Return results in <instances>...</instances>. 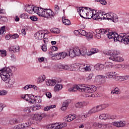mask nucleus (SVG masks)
I'll return each mask as SVG.
<instances>
[{"instance_id": "nucleus-12", "label": "nucleus", "mask_w": 129, "mask_h": 129, "mask_svg": "<svg viewBox=\"0 0 129 129\" xmlns=\"http://www.w3.org/2000/svg\"><path fill=\"white\" fill-rule=\"evenodd\" d=\"M78 69L79 71H81V72H84V71H90V70H91V69H90V66H87L85 64H80V66L79 65Z\"/></svg>"}, {"instance_id": "nucleus-5", "label": "nucleus", "mask_w": 129, "mask_h": 129, "mask_svg": "<svg viewBox=\"0 0 129 129\" xmlns=\"http://www.w3.org/2000/svg\"><path fill=\"white\" fill-rule=\"evenodd\" d=\"M67 126V123L66 122L55 123L54 124H49L46 125V128L48 129H62Z\"/></svg>"}, {"instance_id": "nucleus-63", "label": "nucleus", "mask_w": 129, "mask_h": 129, "mask_svg": "<svg viewBox=\"0 0 129 129\" xmlns=\"http://www.w3.org/2000/svg\"><path fill=\"white\" fill-rule=\"evenodd\" d=\"M74 34H75V35L76 36H78V35H80V30H75L74 31Z\"/></svg>"}, {"instance_id": "nucleus-19", "label": "nucleus", "mask_w": 129, "mask_h": 129, "mask_svg": "<svg viewBox=\"0 0 129 129\" xmlns=\"http://www.w3.org/2000/svg\"><path fill=\"white\" fill-rule=\"evenodd\" d=\"M86 105H87V104L85 102H78L75 104L76 108H82Z\"/></svg>"}, {"instance_id": "nucleus-53", "label": "nucleus", "mask_w": 129, "mask_h": 129, "mask_svg": "<svg viewBox=\"0 0 129 129\" xmlns=\"http://www.w3.org/2000/svg\"><path fill=\"white\" fill-rule=\"evenodd\" d=\"M86 19H88V20H89L90 19H93V16L92 15L91 12L90 11V12L87 13V15L86 16Z\"/></svg>"}, {"instance_id": "nucleus-27", "label": "nucleus", "mask_w": 129, "mask_h": 129, "mask_svg": "<svg viewBox=\"0 0 129 129\" xmlns=\"http://www.w3.org/2000/svg\"><path fill=\"white\" fill-rule=\"evenodd\" d=\"M46 79V77L45 75H42L39 76L38 78H37V83L40 84L42 83V82H44V81Z\"/></svg>"}, {"instance_id": "nucleus-35", "label": "nucleus", "mask_w": 129, "mask_h": 129, "mask_svg": "<svg viewBox=\"0 0 129 129\" xmlns=\"http://www.w3.org/2000/svg\"><path fill=\"white\" fill-rule=\"evenodd\" d=\"M89 113H90V114H92L93 113H95L96 112H98V110L97 109V107L96 106L95 107H93L91 109H90L88 111Z\"/></svg>"}, {"instance_id": "nucleus-15", "label": "nucleus", "mask_w": 129, "mask_h": 129, "mask_svg": "<svg viewBox=\"0 0 129 129\" xmlns=\"http://www.w3.org/2000/svg\"><path fill=\"white\" fill-rule=\"evenodd\" d=\"M43 9L41 8L34 7L33 9V13H35L39 16V17H42V14L43 13Z\"/></svg>"}, {"instance_id": "nucleus-54", "label": "nucleus", "mask_w": 129, "mask_h": 129, "mask_svg": "<svg viewBox=\"0 0 129 129\" xmlns=\"http://www.w3.org/2000/svg\"><path fill=\"white\" fill-rule=\"evenodd\" d=\"M6 32V26H3L0 28V35H3Z\"/></svg>"}, {"instance_id": "nucleus-43", "label": "nucleus", "mask_w": 129, "mask_h": 129, "mask_svg": "<svg viewBox=\"0 0 129 129\" xmlns=\"http://www.w3.org/2000/svg\"><path fill=\"white\" fill-rule=\"evenodd\" d=\"M55 107H56L55 105H52L44 107V110L45 111H48V110H50V109H51V108H55Z\"/></svg>"}, {"instance_id": "nucleus-56", "label": "nucleus", "mask_w": 129, "mask_h": 129, "mask_svg": "<svg viewBox=\"0 0 129 129\" xmlns=\"http://www.w3.org/2000/svg\"><path fill=\"white\" fill-rule=\"evenodd\" d=\"M30 20H31V21H33V22H37V21H38L39 19H38V17H37V16H31Z\"/></svg>"}, {"instance_id": "nucleus-44", "label": "nucleus", "mask_w": 129, "mask_h": 129, "mask_svg": "<svg viewBox=\"0 0 129 129\" xmlns=\"http://www.w3.org/2000/svg\"><path fill=\"white\" fill-rule=\"evenodd\" d=\"M50 32L53 34H59L60 30L58 28H52L50 29Z\"/></svg>"}, {"instance_id": "nucleus-41", "label": "nucleus", "mask_w": 129, "mask_h": 129, "mask_svg": "<svg viewBox=\"0 0 129 129\" xmlns=\"http://www.w3.org/2000/svg\"><path fill=\"white\" fill-rule=\"evenodd\" d=\"M81 55L82 56H85L87 53V49L86 47H82L80 50Z\"/></svg>"}, {"instance_id": "nucleus-37", "label": "nucleus", "mask_w": 129, "mask_h": 129, "mask_svg": "<svg viewBox=\"0 0 129 129\" xmlns=\"http://www.w3.org/2000/svg\"><path fill=\"white\" fill-rule=\"evenodd\" d=\"M36 97L34 96V95L30 96V98L29 99V101L28 102L31 104H35L36 103Z\"/></svg>"}, {"instance_id": "nucleus-24", "label": "nucleus", "mask_w": 129, "mask_h": 129, "mask_svg": "<svg viewBox=\"0 0 129 129\" xmlns=\"http://www.w3.org/2000/svg\"><path fill=\"white\" fill-rule=\"evenodd\" d=\"M105 67V64H103L102 63H97L95 66V69H96V70H103Z\"/></svg>"}, {"instance_id": "nucleus-10", "label": "nucleus", "mask_w": 129, "mask_h": 129, "mask_svg": "<svg viewBox=\"0 0 129 129\" xmlns=\"http://www.w3.org/2000/svg\"><path fill=\"white\" fill-rule=\"evenodd\" d=\"M108 31L109 29H97L95 31L96 34L94 35V37L95 38H97V39H100L101 38V35H104V34H107L108 33Z\"/></svg>"}, {"instance_id": "nucleus-39", "label": "nucleus", "mask_w": 129, "mask_h": 129, "mask_svg": "<svg viewBox=\"0 0 129 129\" xmlns=\"http://www.w3.org/2000/svg\"><path fill=\"white\" fill-rule=\"evenodd\" d=\"M69 55L71 58H74V57H76V54H75V52L73 50V48H70Z\"/></svg>"}, {"instance_id": "nucleus-59", "label": "nucleus", "mask_w": 129, "mask_h": 129, "mask_svg": "<svg viewBox=\"0 0 129 129\" xmlns=\"http://www.w3.org/2000/svg\"><path fill=\"white\" fill-rule=\"evenodd\" d=\"M42 50L43 52H46L47 51V45L46 44H44L41 46Z\"/></svg>"}, {"instance_id": "nucleus-58", "label": "nucleus", "mask_w": 129, "mask_h": 129, "mask_svg": "<svg viewBox=\"0 0 129 129\" xmlns=\"http://www.w3.org/2000/svg\"><path fill=\"white\" fill-rule=\"evenodd\" d=\"M20 18H21V19H28V15L27 14H23L20 16Z\"/></svg>"}, {"instance_id": "nucleus-18", "label": "nucleus", "mask_w": 129, "mask_h": 129, "mask_svg": "<svg viewBox=\"0 0 129 129\" xmlns=\"http://www.w3.org/2000/svg\"><path fill=\"white\" fill-rule=\"evenodd\" d=\"M42 118H43V116H42L41 114H35L32 116V119L34 121H38V122H39V121H41Z\"/></svg>"}, {"instance_id": "nucleus-40", "label": "nucleus", "mask_w": 129, "mask_h": 129, "mask_svg": "<svg viewBox=\"0 0 129 129\" xmlns=\"http://www.w3.org/2000/svg\"><path fill=\"white\" fill-rule=\"evenodd\" d=\"M62 23L66 26H69L71 25V22L69 19L62 18Z\"/></svg>"}, {"instance_id": "nucleus-3", "label": "nucleus", "mask_w": 129, "mask_h": 129, "mask_svg": "<svg viewBox=\"0 0 129 129\" xmlns=\"http://www.w3.org/2000/svg\"><path fill=\"white\" fill-rule=\"evenodd\" d=\"M81 91L84 92L86 91L85 93V97H92V93L96 91V87L94 85L81 84Z\"/></svg>"}, {"instance_id": "nucleus-33", "label": "nucleus", "mask_w": 129, "mask_h": 129, "mask_svg": "<svg viewBox=\"0 0 129 129\" xmlns=\"http://www.w3.org/2000/svg\"><path fill=\"white\" fill-rule=\"evenodd\" d=\"M90 115H91L89 112L88 111V112H87L84 115H82L80 118L81 119H82V120H83V121L86 120L87 117H88V116H90Z\"/></svg>"}, {"instance_id": "nucleus-34", "label": "nucleus", "mask_w": 129, "mask_h": 129, "mask_svg": "<svg viewBox=\"0 0 129 129\" xmlns=\"http://www.w3.org/2000/svg\"><path fill=\"white\" fill-rule=\"evenodd\" d=\"M25 10L29 14H33V7L29 6L25 8Z\"/></svg>"}, {"instance_id": "nucleus-38", "label": "nucleus", "mask_w": 129, "mask_h": 129, "mask_svg": "<svg viewBox=\"0 0 129 129\" xmlns=\"http://www.w3.org/2000/svg\"><path fill=\"white\" fill-rule=\"evenodd\" d=\"M31 97L30 95H22L21 96V98H22L23 99H24L25 100H26V101H28L30 100V98Z\"/></svg>"}, {"instance_id": "nucleus-26", "label": "nucleus", "mask_w": 129, "mask_h": 129, "mask_svg": "<svg viewBox=\"0 0 129 129\" xmlns=\"http://www.w3.org/2000/svg\"><path fill=\"white\" fill-rule=\"evenodd\" d=\"M100 119H109V114L108 113H103L99 115Z\"/></svg>"}, {"instance_id": "nucleus-64", "label": "nucleus", "mask_w": 129, "mask_h": 129, "mask_svg": "<svg viewBox=\"0 0 129 129\" xmlns=\"http://www.w3.org/2000/svg\"><path fill=\"white\" fill-rule=\"evenodd\" d=\"M116 118V115H109V119H115Z\"/></svg>"}, {"instance_id": "nucleus-16", "label": "nucleus", "mask_w": 129, "mask_h": 129, "mask_svg": "<svg viewBox=\"0 0 129 129\" xmlns=\"http://www.w3.org/2000/svg\"><path fill=\"white\" fill-rule=\"evenodd\" d=\"M67 53L65 52H62L61 53H56V56L55 58V60H61L64 59L66 56H67Z\"/></svg>"}, {"instance_id": "nucleus-14", "label": "nucleus", "mask_w": 129, "mask_h": 129, "mask_svg": "<svg viewBox=\"0 0 129 129\" xmlns=\"http://www.w3.org/2000/svg\"><path fill=\"white\" fill-rule=\"evenodd\" d=\"M77 90L81 91V84L79 85H74L72 88L68 89L69 92H75Z\"/></svg>"}, {"instance_id": "nucleus-62", "label": "nucleus", "mask_w": 129, "mask_h": 129, "mask_svg": "<svg viewBox=\"0 0 129 129\" xmlns=\"http://www.w3.org/2000/svg\"><path fill=\"white\" fill-rule=\"evenodd\" d=\"M11 38H12V39H18V38H19V34H14L13 35H12Z\"/></svg>"}, {"instance_id": "nucleus-28", "label": "nucleus", "mask_w": 129, "mask_h": 129, "mask_svg": "<svg viewBox=\"0 0 129 129\" xmlns=\"http://www.w3.org/2000/svg\"><path fill=\"white\" fill-rule=\"evenodd\" d=\"M113 125L114 126H117V127H122V126H124V123L122 121L114 122L113 123Z\"/></svg>"}, {"instance_id": "nucleus-22", "label": "nucleus", "mask_w": 129, "mask_h": 129, "mask_svg": "<svg viewBox=\"0 0 129 129\" xmlns=\"http://www.w3.org/2000/svg\"><path fill=\"white\" fill-rule=\"evenodd\" d=\"M22 121L20 118H12L10 120V124H16V123H20Z\"/></svg>"}, {"instance_id": "nucleus-45", "label": "nucleus", "mask_w": 129, "mask_h": 129, "mask_svg": "<svg viewBox=\"0 0 129 129\" xmlns=\"http://www.w3.org/2000/svg\"><path fill=\"white\" fill-rule=\"evenodd\" d=\"M49 55L51 57V59H52V60H56L57 53L53 54V52L52 51H50L49 53Z\"/></svg>"}, {"instance_id": "nucleus-49", "label": "nucleus", "mask_w": 129, "mask_h": 129, "mask_svg": "<svg viewBox=\"0 0 129 129\" xmlns=\"http://www.w3.org/2000/svg\"><path fill=\"white\" fill-rule=\"evenodd\" d=\"M1 57H6L7 56V50L5 49L0 50Z\"/></svg>"}, {"instance_id": "nucleus-21", "label": "nucleus", "mask_w": 129, "mask_h": 129, "mask_svg": "<svg viewBox=\"0 0 129 129\" xmlns=\"http://www.w3.org/2000/svg\"><path fill=\"white\" fill-rule=\"evenodd\" d=\"M9 50L10 52H12V53H16L17 52H19L20 51V46H11L9 48Z\"/></svg>"}, {"instance_id": "nucleus-46", "label": "nucleus", "mask_w": 129, "mask_h": 129, "mask_svg": "<svg viewBox=\"0 0 129 129\" xmlns=\"http://www.w3.org/2000/svg\"><path fill=\"white\" fill-rule=\"evenodd\" d=\"M24 112L25 113V114L27 115L31 112V108L27 107L26 108H25L24 109Z\"/></svg>"}, {"instance_id": "nucleus-57", "label": "nucleus", "mask_w": 129, "mask_h": 129, "mask_svg": "<svg viewBox=\"0 0 129 129\" xmlns=\"http://www.w3.org/2000/svg\"><path fill=\"white\" fill-rule=\"evenodd\" d=\"M8 94V92L6 90L0 91V95L4 96L7 95Z\"/></svg>"}, {"instance_id": "nucleus-61", "label": "nucleus", "mask_w": 129, "mask_h": 129, "mask_svg": "<svg viewBox=\"0 0 129 129\" xmlns=\"http://www.w3.org/2000/svg\"><path fill=\"white\" fill-rule=\"evenodd\" d=\"M91 52H92V53H93V54H95V53H97L98 52V49L96 48H92L91 50Z\"/></svg>"}, {"instance_id": "nucleus-42", "label": "nucleus", "mask_w": 129, "mask_h": 129, "mask_svg": "<svg viewBox=\"0 0 129 129\" xmlns=\"http://www.w3.org/2000/svg\"><path fill=\"white\" fill-rule=\"evenodd\" d=\"M93 32H89V33H87L86 34V38H87L88 40H90V39H92V38H93Z\"/></svg>"}, {"instance_id": "nucleus-52", "label": "nucleus", "mask_w": 129, "mask_h": 129, "mask_svg": "<svg viewBox=\"0 0 129 129\" xmlns=\"http://www.w3.org/2000/svg\"><path fill=\"white\" fill-rule=\"evenodd\" d=\"M95 1L97 3L98 2L100 3L101 5H104V6H105V5L107 4V2H106V1L105 0H95Z\"/></svg>"}, {"instance_id": "nucleus-48", "label": "nucleus", "mask_w": 129, "mask_h": 129, "mask_svg": "<svg viewBox=\"0 0 129 129\" xmlns=\"http://www.w3.org/2000/svg\"><path fill=\"white\" fill-rule=\"evenodd\" d=\"M59 11H60V8L58 7V5H55L54 6V13L55 15H58V14H59Z\"/></svg>"}, {"instance_id": "nucleus-4", "label": "nucleus", "mask_w": 129, "mask_h": 129, "mask_svg": "<svg viewBox=\"0 0 129 129\" xmlns=\"http://www.w3.org/2000/svg\"><path fill=\"white\" fill-rule=\"evenodd\" d=\"M111 56L109 57V60L114 61L115 62H122L123 58L118 56V55L120 54V52L116 50H112L110 52Z\"/></svg>"}, {"instance_id": "nucleus-47", "label": "nucleus", "mask_w": 129, "mask_h": 129, "mask_svg": "<svg viewBox=\"0 0 129 129\" xmlns=\"http://www.w3.org/2000/svg\"><path fill=\"white\" fill-rule=\"evenodd\" d=\"M90 12L93 16V20H94V19H96V17L97 16V12H96V11L95 10H93Z\"/></svg>"}, {"instance_id": "nucleus-1", "label": "nucleus", "mask_w": 129, "mask_h": 129, "mask_svg": "<svg viewBox=\"0 0 129 129\" xmlns=\"http://www.w3.org/2000/svg\"><path fill=\"white\" fill-rule=\"evenodd\" d=\"M12 75V70L10 68H5L0 70V76L5 83H8L9 88H13L15 84V79L11 77Z\"/></svg>"}, {"instance_id": "nucleus-60", "label": "nucleus", "mask_w": 129, "mask_h": 129, "mask_svg": "<svg viewBox=\"0 0 129 129\" xmlns=\"http://www.w3.org/2000/svg\"><path fill=\"white\" fill-rule=\"evenodd\" d=\"M100 105L102 110H103L104 108H106V107H108V105L107 104H101Z\"/></svg>"}, {"instance_id": "nucleus-51", "label": "nucleus", "mask_w": 129, "mask_h": 129, "mask_svg": "<svg viewBox=\"0 0 129 129\" xmlns=\"http://www.w3.org/2000/svg\"><path fill=\"white\" fill-rule=\"evenodd\" d=\"M64 120L66 121H72V118H71V115H69V116L64 118Z\"/></svg>"}, {"instance_id": "nucleus-8", "label": "nucleus", "mask_w": 129, "mask_h": 129, "mask_svg": "<svg viewBox=\"0 0 129 129\" xmlns=\"http://www.w3.org/2000/svg\"><path fill=\"white\" fill-rule=\"evenodd\" d=\"M106 35H107V38L111 40V39H113L114 42H117L118 41V38H119V35H118L116 32H110L109 30L108 31V32L107 33H105Z\"/></svg>"}, {"instance_id": "nucleus-23", "label": "nucleus", "mask_w": 129, "mask_h": 129, "mask_svg": "<svg viewBox=\"0 0 129 129\" xmlns=\"http://www.w3.org/2000/svg\"><path fill=\"white\" fill-rule=\"evenodd\" d=\"M69 105V101H65L62 103V106L61 107V109L62 111H65L66 109H67V107H68Z\"/></svg>"}, {"instance_id": "nucleus-31", "label": "nucleus", "mask_w": 129, "mask_h": 129, "mask_svg": "<svg viewBox=\"0 0 129 129\" xmlns=\"http://www.w3.org/2000/svg\"><path fill=\"white\" fill-rule=\"evenodd\" d=\"M74 52L76 54V56H80L81 55V51H80V49L79 47H74L73 48Z\"/></svg>"}, {"instance_id": "nucleus-6", "label": "nucleus", "mask_w": 129, "mask_h": 129, "mask_svg": "<svg viewBox=\"0 0 129 129\" xmlns=\"http://www.w3.org/2000/svg\"><path fill=\"white\" fill-rule=\"evenodd\" d=\"M119 42H121L125 45H127L129 43V33H120L119 34L118 39Z\"/></svg>"}, {"instance_id": "nucleus-13", "label": "nucleus", "mask_w": 129, "mask_h": 129, "mask_svg": "<svg viewBox=\"0 0 129 129\" xmlns=\"http://www.w3.org/2000/svg\"><path fill=\"white\" fill-rule=\"evenodd\" d=\"M46 33H44L43 31H40L34 34V37L36 40H42V39L45 38V35H46Z\"/></svg>"}, {"instance_id": "nucleus-7", "label": "nucleus", "mask_w": 129, "mask_h": 129, "mask_svg": "<svg viewBox=\"0 0 129 129\" xmlns=\"http://www.w3.org/2000/svg\"><path fill=\"white\" fill-rule=\"evenodd\" d=\"M46 14H45V10L42 11V14H41V17L44 18H47V19H51L53 20L54 17H55V13L52 11L50 9H46Z\"/></svg>"}, {"instance_id": "nucleus-32", "label": "nucleus", "mask_w": 129, "mask_h": 129, "mask_svg": "<svg viewBox=\"0 0 129 129\" xmlns=\"http://www.w3.org/2000/svg\"><path fill=\"white\" fill-rule=\"evenodd\" d=\"M104 65L107 69H111L113 67V63L109 61L105 62Z\"/></svg>"}, {"instance_id": "nucleus-9", "label": "nucleus", "mask_w": 129, "mask_h": 129, "mask_svg": "<svg viewBox=\"0 0 129 129\" xmlns=\"http://www.w3.org/2000/svg\"><path fill=\"white\" fill-rule=\"evenodd\" d=\"M83 8H79L77 9V12H78L80 17L81 18H83V19L86 18V17H87V10H90V8H87V7H84Z\"/></svg>"}, {"instance_id": "nucleus-36", "label": "nucleus", "mask_w": 129, "mask_h": 129, "mask_svg": "<svg viewBox=\"0 0 129 129\" xmlns=\"http://www.w3.org/2000/svg\"><path fill=\"white\" fill-rule=\"evenodd\" d=\"M42 107V106L39 104H37L36 105H34L31 107V108L33 110V111H36V110H38V109H40V108Z\"/></svg>"}, {"instance_id": "nucleus-20", "label": "nucleus", "mask_w": 129, "mask_h": 129, "mask_svg": "<svg viewBox=\"0 0 129 129\" xmlns=\"http://www.w3.org/2000/svg\"><path fill=\"white\" fill-rule=\"evenodd\" d=\"M116 75H117L116 72H112L108 73L107 76H102V77H104V78H105V77L106 78H114Z\"/></svg>"}, {"instance_id": "nucleus-2", "label": "nucleus", "mask_w": 129, "mask_h": 129, "mask_svg": "<svg viewBox=\"0 0 129 129\" xmlns=\"http://www.w3.org/2000/svg\"><path fill=\"white\" fill-rule=\"evenodd\" d=\"M62 80L60 78H55L52 79V80H48L46 81V85L48 86H54V90L55 92H59V90H61L63 88V85L61 84Z\"/></svg>"}, {"instance_id": "nucleus-55", "label": "nucleus", "mask_w": 129, "mask_h": 129, "mask_svg": "<svg viewBox=\"0 0 129 129\" xmlns=\"http://www.w3.org/2000/svg\"><path fill=\"white\" fill-rule=\"evenodd\" d=\"M87 34V32H86L85 30H80V35H81V36H85V37H86Z\"/></svg>"}, {"instance_id": "nucleus-17", "label": "nucleus", "mask_w": 129, "mask_h": 129, "mask_svg": "<svg viewBox=\"0 0 129 129\" xmlns=\"http://www.w3.org/2000/svg\"><path fill=\"white\" fill-rule=\"evenodd\" d=\"M32 122L27 121L22 125H19L17 126L16 129H22V127L27 128V127H30V125H32Z\"/></svg>"}, {"instance_id": "nucleus-30", "label": "nucleus", "mask_w": 129, "mask_h": 129, "mask_svg": "<svg viewBox=\"0 0 129 129\" xmlns=\"http://www.w3.org/2000/svg\"><path fill=\"white\" fill-rule=\"evenodd\" d=\"M103 15V12H97V16L96 19H94L95 21H98V20H102V16Z\"/></svg>"}, {"instance_id": "nucleus-50", "label": "nucleus", "mask_w": 129, "mask_h": 129, "mask_svg": "<svg viewBox=\"0 0 129 129\" xmlns=\"http://www.w3.org/2000/svg\"><path fill=\"white\" fill-rule=\"evenodd\" d=\"M42 102V99L40 97L36 96L35 97V103H41Z\"/></svg>"}, {"instance_id": "nucleus-29", "label": "nucleus", "mask_w": 129, "mask_h": 129, "mask_svg": "<svg viewBox=\"0 0 129 129\" xmlns=\"http://www.w3.org/2000/svg\"><path fill=\"white\" fill-rule=\"evenodd\" d=\"M111 94H120V89L117 87L115 88L114 89L111 90Z\"/></svg>"}, {"instance_id": "nucleus-11", "label": "nucleus", "mask_w": 129, "mask_h": 129, "mask_svg": "<svg viewBox=\"0 0 129 129\" xmlns=\"http://www.w3.org/2000/svg\"><path fill=\"white\" fill-rule=\"evenodd\" d=\"M107 17L108 21H109V20H111V21H112V22H114V23H116V22H117L118 21L117 15H116V14L114 13H107Z\"/></svg>"}, {"instance_id": "nucleus-25", "label": "nucleus", "mask_w": 129, "mask_h": 129, "mask_svg": "<svg viewBox=\"0 0 129 129\" xmlns=\"http://www.w3.org/2000/svg\"><path fill=\"white\" fill-rule=\"evenodd\" d=\"M57 68L58 69H63V70H69V69H70V67L69 66L62 64L61 63L57 66Z\"/></svg>"}]
</instances>
